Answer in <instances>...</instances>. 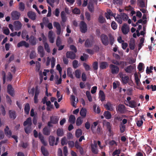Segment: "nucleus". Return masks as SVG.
<instances>
[{
    "label": "nucleus",
    "mask_w": 156,
    "mask_h": 156,
    "mask_svg": "<svg viewBox=\"0 0 156 156\" xmlns=\"http://www.w3.org/2000/svg\"><path fill=\"white\" fill-rule=\"evenodd\" d=\"M11 15L12 19L13 20H19L21 15L20 13L17 11H12L11 12Z\"/></svg>",
    "instance_id": "obj_7"
},
{
    "label": "nucleus",
    "mask_w": 156,
    "mask_h": 156,
    "mask_svg": "<svg viewBox=\"0 0 156 156\" xmlns=\"http://www.w3.org/2000/svg\"><path fill=\"white\" fill-rule=\"evenodd\" d=\"M126 127L125 125L122 124V123H121L120 125V132L121 133H123L124 132L125 130Z\"/></svg>",
    "instance_id": "obj_55"
},
{
    "label": "nucleus",
    "mask_w": 156,
    "mask_h": 156,
    "mask_svg": "<svg viewBox=\"0 0 156 156\" xmlns=\"http://www.w3.org/2000/svg\"><path fill=\"white\" fill-rule=\"evenodd\" d=\"M56 133L58 136H62L64 135V132L62 129L58 128L56 131Z\"/></svg>",
    "instance_id": "obj_37"
},
{
    "label": "nucleus",
    "mask_w": 156,
    "mask_h": 156,
    "mask_svg": "<svg viewBox=\"0 0 156 156\" xmlns=\"http://www.w3.org/2000/svg\"><path fill=\"white\" fill-rule=\"evenodd\" d=\"M61 16L63 22H65L67 20V18L66 16L65 12L64 11H62L61 13Z\"/></svg>",
    "instance_id": "obj_32"
},
{
    "label": "nucleus",
    "mask_w": 156,
    "mask_h": 156,
    "mask_svg": "<svg viewBox=\"0 0 156 156\" xmlns=\"http://www.w3.org/2000/svg\"><path fill=\"white\" fill-rule=\"evenodd\" d=\"M50 128L47 126H45L43 129V133L45 135L48 136L51 133Z\"/></svg>",
    "instance_id": "obj_19"
},
{
    "label": "nucleus",
    "mask_w": 156,
    "mask_h": 156,
    "mask_svg": "<svg viewBox=\"0 0 156 156\" xmlns=\"http://www.w3.org/2000/svg\"><path fill=\"white\" fill-rule=\"evenodd\" d=\"M4 132L5 134L7 136H11L12 135L11 131L9 129L8 126H6L4 129Z\"/></svg>",
    "instance_id": "obj_27"
},
{
    "label": "nucleus",
    "mask_w": 156,
    "mask_h": 156,
    "mask_svg": "<svg viewBox=\"0 0 156 156\" xmlns=\"http://www.w3.org/2000/svg\"><path fill=\"white\" fill-rule=\"evenodd\" d=\"M29 41L32 45H35L36 44V38L33 35L30 36Z\"/></svg>",
    "instance_id": "obj_26"
},
{
    "label": "nucleus",
    "mask_w": 156,
    "mask_h": 156,
    "mask_svg": "<svg viewBox=\"0 0 156 156\" xmlns=\"http://www.w3.org/2000/svg\"><path fill=\"white\" fill-rule=\"evenodd\" d=\"M138 1V4L140 7L141 8H144L145 7V5L144 2L143 0H140V1Z\"/></svg>",
    "instance_id": "obj_62"
},
{
    "label": "nucleus",
    "mask_w": 156,
    "mask_h": 156,
    "mask_svg": "<svg viewBox=\"0 0 156 156\" xmlns=\"http://www.w3.org/2000/svg\"><path fill=\"white\" fill-rule=\"evenodd\" d=\"M32 125V122L31 119L30 117L27 118L26 120L23 123V126H31Z\"/></svg>",
    "instance_id": "obj_25"
},
{
    "label": "nucleus",
    "mask_w": 156,
    "mask_h": 156,
    "mask_svg": "<svg viewBox=\"0 0 156 156\" xmlns=\"http://www.w3.org/2000/svg\"><path fill=\"white\" fill-rule=\"evenodd\" d=\"M120 15L124 21L127 20L129 18L128 16L124 13H121Z\"/></svg>",
    "instance_id": "obj_42"
},
{
    "label": "nucleus",
    "mask_w": 156,
    "mask_h": 156,
    "mask_svg": "<svg viewBox=\"0 0 156 156\" xmlns=\"http://www.w3.org/2000/svg\"><path fill=\"white\" fill-rule=\"evenodd\" d=\"M75 120L76 118L74 115H70L68 120L69 122L73 124L75 123Z\"/></svg>",
    "instance_id": "obj_35"
},
{
    "label": "nucleus",
    "mask_w": 156,
    "mask_h": 156,
    "mask_svg": "<svg viewBox=\"0 0 156 156\" xmlns=\"http://www.w3.org/2000/svg\"><path fill=\"white\" fill-rule=\"evenodd\" d=\"M78 62L77 60H75L72 62V64L73 67L76 69L78 67Z\"/></svg>",
    "instance_id": "obj_56"
},
{
    "label": "nucleus",
    "mask_w": 156,
    "mask_h": 156,
    "mask_svg": "<svg viewBox=\"0 0 156 156\" xmlns=\"http://www.w3.org/2000/svg\"><path fill=\"white\" fill-rule=\"evenodd\" d=\"M100 38L103 44L105 46H107L109 44V39L107 35L102 34L100 36Z\"/></svg>",
    "instance_id": "obj_5"
},
{
    "label": "nucleus",
    "mask_w": 156,
    "mask_h": 156,
    "mask_svg": "<svg viewBox=\"0 0 156 156\" xmlns=\"http://www.w3.org/2000/svg\"><path fill=\"white\" fill-rule=\"evenodd\" d=\"M119 78L121 79L122 83L124 84H125L128 83L129 80V77L126 74L122 73L121 72L119 73Z\"/></svg>",
    "instance_id": "obj_2"
},
{
    "label": "nucleus",
    "mask_w": 156,
    "mask_h": 156,
    "mask_svg": "<svg viewBox=\"0 0 156 156\" xmlns=\"http://www.w3.org/2000/svg\"><path fill=\"white\" fill-rule=\"evenodd\" d=\"M62 44V41L61 38L59 36H58L56 41V45L57 47L59 46Z\"/></svg>",
    "instance_id": "obj_58"
},
{
    "label": "nucleus",
    "mask_w": 156,
    "mask_h": 156,
    "mask_svg": "<svg viewBox=\"0 0 156 156\" xmlns=\"http://www.w3.org/2000/svg\"><path fill=\"white\" fill-rule=\"evenodd\" d=\"M28 34L26 30H23L22 32L21 37L23 39H25V37L27 34Z\"/></svg>",
    "instance_id": "obj_61"
},
{
    "label": "nucleus",
    "mask_w": 156,
    "mask_h": 156,
    "mask_svg": "<svg viewBox=\"0 0 156 156\" xmlns=\"http://www.w3.org/2000/svg\"><path fill=\"white\" fill-rule=\"evenodd\" d=\"M129 46L131 50H134L135 47V41L134 39H131L129 41Z\"/></svg>",
    "instance_id": "obj_22"
},
{
    "label": "nucleus",
    "mask_w": 156,
    "mask_h": 156,
    "mask_svg": "<svg viewBox=\"0 0 156 156\" xmlns=\"http://www.w3.org/2000/svg\"><path fill=\"white\" fill-rule=\"evenodd\" d=\"M129 106L132 108H135L137 107L136 103L134 100L129 101Z\"/></svg>",
    "instance_id": "obj_34"
},
{
    "label": "nucleus",
    "mask_w": 156,
    "mask_h": 156,
    "mask_svg": "<svg viewBox=\"0 0 156 156\" xmlns=\"http://www.w3.org/2000/svg\"><path fill=\"white\" fill-rule=\"evenodd\" d=\"M99 98L100 100L103 102L105 100V96L104 92L101 90L99 92Z\"/></svg>",
    "instance_id": "obj_28"
},
{
    "label": "nucleus",
    "mask_w": 156,
    "mask_h": 156,
    "mask_svg": "<svg viewBox=\"0 0 156 156\" xmlns=\"http://www.w3.org/2000/svg\"><path fill=\"white\" fill-rule=\"evenodd\" d=\"M17 46L19 48L22 46H24L26 48H28L29 46V44L25 41H23L18 43L17 44Z\"/></svg>",
    "instance_id": "obj_24"
},
{
    "label": "nucleus",
    "mask_w": 156,
    "mask_h": 156,
    "mask_svg": "<svg viewBox=\"0 0 156 156\" xmlns=\"http://www.w3.org/2000/svg\"><path fill=\"white\" fill-rule=\"evenodd\" d=\"M82 132L81 129H77L75 132L76 136L77 138L80 137L82 135Z\"/></svg>",
    "instance_id": "obj_41"
},
{
    "label": "nucleus",
    "mask_w": 156,
    "mask_h": 156,
    "mask_svg": "<svg viewBox=\"0 0 156 156\" xmlns=\"http://www.w3.org/2000/svg\"><path fill=\"white\" fill-rule=\"evenodd\" d=\"M59 118L57 116H52L50 117V120L48 122V126L49 127H52L53 126L52 124H56L58 123Z\"/></svg>",
    "instance_id": "obj_1"
},
{
    "label": "nucleus",
    "mask_w": 156,
    "mask_h": 156,
    "mask_svg": "<svg viewBox=\"0 0 156 156\" xmlns=\"http://www.w3.org/2000/svg\"><path fill=\"white\" fill-rule=\"evenodd\" d=\"M127 65V62L126 61H120L119 66H120V67L122 69L124 68L125 66Z\"/></svg>",
    "instance_id": "obj_48"
},
{
    "label": "nucleus",
    "mask_w": 156,
    "mask_h": 156,
    "mask_svg": "<svg viewBox=\"0 0 156 156\" xmlns=\"http://www.w3.org/2000/svg\"><path fill=\"white\" fill-rule=\"evenodd\" d=\"M24 110L25 113L28 115L29 113L30 110V106L29 104L27 103L25 105Z\"/></svg>",
    "instance_id": "obj_36"
},
{
    "label": "nucleus",
    "mask_w": 156,
    "mask_h": 156,
    "mask_svg": "<svg viewBox=\"0 0 156 156\" xmlns=\"http://www.w3.org/2000/svg\"><path fill=\"white\" fill-rule=\"evenodd\" d=\"M94 144H91V150L93 154H97L98 153V150L97 149V147H98L97 144L95 141L94 142Z\"/></svg>",
    "instance_id": "obj_14"
},
{
    "label": "nucleus",
    "mask_w": 156,
    "mask_h": 156,
    "mask_svg": "<svg viewBox=\"0 0 156 156\" xmlns=\"http://www.w3.org/2000/svg\"><path fill=\"white\" fill-rule=\"evenodd\" d=\"M31 126H27L24 128L25 132L27 134H29L31 132Z\"/></svg>",
    "instance_id": "obj_46"
},
{
    "label": "nucleus",
    "mask_w": 156,
    "mask_h": 156,
    "mask_svg": "<svg viewBox=\"0 0 156 156\" xmlns=\"http://www.w3.org/2000/svg\"><path fill=\"white\" fill-rule=\"evenodd\" d=\"M24 4L22 2H20L19 3V9L21 11H24L25 9Z\"/></svg>",
    "instance_id": "obj_54"
},
{
    "label": "nucleus",
    "mask_w": 156,
    "mask_h": 156,
    "mask_svg": "<svg viewBox=\"0 0 156 156\" xmlns=\"http://www.w3.org/2000/svg\"><path fill=\"white\" fill-rule=\"evenodd\" d=\"M103 124L106 126L107 129L109 132V133L110 134H112L113 133V132L111 130L112 125L111 124V123L109 122L104 120L103 122Z\"/></svg>",
    "instance_id": "obj_9"
},
{
    "label": "nucleus",
    "mask_w": 156,
    "mask_h": 156,
    "mask_svg": "<svg viewBox=\"0 0 156 156\" xmlns=\"http://www.w3.org/2000/svg\"><path fill=\"white\" fill-rule=\"evenodd\" d=\"M121 30L122 33L126 35L129 32V28L127 24L124 23L122 27Z\"/></svg>",
    "instance_id": "obj_10"
},
{
    "label": "nucleus",
    "mask_w": 156,
    "mask_h": 156,
    "mask_svg": "<svg viewBox=\"0 0 156 156\" xmlns=\"http://www.w3.org/2000/svg\"><path fill=\"white\" fill-rule=\"evenodd\" d=\"M108 65L107 62H101L100 63L99 67L101 69H105L108 66Z\"/></svg>",
    "instance_id": "obj_29"
},
{
    "label": "nucleus",
    "mask_w": 156,
    "mask_h": 156,
    "mask_svg": "<svg viewBox=\"0 0 156 156\" xmlns=\"http://www.w3.org/2000/svg\"><path fill=\"white\" fill-rule=\"evenodd\" d=\"M98 20L99 22L101 23H104L106 21L105 18L101 15L99 16Z\"/></svg>",
    "instance_id": "obj_49"
},
{
    "label": "nucleus",
    "mask_w": 156,
    "mask_h": 156,
    "mask_svg": "<svg viewBox=\"0 0 156 156\" xmlns=\"http://www.w3.org/2000/svg\"><path fill=\"white\" fill-rule=\"evenodd\" d=\"M83 120L80 117H78L76 120V124L77 126H80L83 122Z\"/></svg>",
    "instance_id": "obj_45"
},
{
    "label": "nucleus",
    "mask_w": 156,
    "mask_h": 156,
    "mask_svg": "<svg viewBox=\"0 0 156 156\" xmlns=\"http://www.w3.org/2000/svg\"><path fill=\"white\" fill-rule=\"evenodd\" d=\"M92 45V41L89 39H87L85 41L84 45L86 48L91 47Z\"/></svg>",
    "instance_id": "obj_30"
},
{
    "label": "nucleus",
    "mask_w": 156,
    "mask_h": 156,
    "mask_svg": "<svg viewBox=\"0 0 156 156\" xmlns=\"http://www.w3.org/2000/svg\"><path fill=\"white\" fill-rule=\"evenodd\" d=\"M41 150L44 156H48L49 155L48 152L45 147L42 146L41 147Z\"/></svg>",
    "instance_id": "obj_33"
},
{
    "label": "nucleus",
    "mask_w": 156,
    "mask_h": 156,
    "mask_svg": "<svg viewBox=\"0 0 156 156\" xmlns=\"http://www.w3.org/2000/svg\"><path fill=\"white\" fill-rule=\"evenodd\" d=\"M92 65L94 70H96L98 69V63L97 62L95 61L94 62Z\"/></svg>",
    "instance_id": "obj_60"
},
{
    "label": "nucleus",
    "mask_w": 156,
    "mask_h": 156,
    "mask_svg": "<svg viewBox=\"0 0 156 156\" xmlns=\"http://www.w3.org/2000/svg\"><path fill=\"white\" fill-rule=\"evenodd\" d=\"M53 32L52 30L49 31L48 34V37L49 42L51 43H53L54 42V37H53Z\"/></svg>",
    "instance_id": "obj_21"
},
{
    "label": "nucleus",
    "mask_w": 156,
    "mask_h": 156,
    "mask_svg": "<svg viewBox=\"0 0 156 156\" xmlns=\"http://www.w3.org/2000/svg\"><path fill=\"white\" fill-rule=\"evenodd\" d=\"M135 68V66L130 65L125 68L124 70L126 73H131Z\"/></svg>",
    "instance_id": "obj_23"
},
{
    "label": "nucleus",
    "mask_w": 156,
    "mask_h": 156,
    "mask_svg": "<svg viewBox=\"0 0 156 156\" xmlns=\"http://www.w3.org/2000/svg\"><path fill=\"white\" fill-rule=\"evenodd\" d=\"M121 150L120 149H116L112 153V156H115V155H119L121 153Z\"/></svg>",
    "instance_id": "obj_59"
},
{
    "label": "nucleus",
    "mask_w": 156,
    "mask_h": 156,
    "mask_svg": "<svg viewBox=\"0 0 156 156\" xmlns=\"http://www.w3.org/2000/svg\"><path fill=\"white\" fill-rule=\"evenodd\" d=\"M105 117L107 119H110L112 118V115L111 113L108 111H105L103 114Z\"/></svg>",
    "instance_id": "obj_31"
},
{
    "label": "nucleus",
    "mask_w": 156,
    "mask_h": 156,
    "mask_svg": "<svg viewBox=\"0 0 156 156\" xmlns=\"http://www.w3.org/2000/svg\"><path fill=\"white\" fill-rule=\"evenodd\" d=\"M117 109L118 111L121 113H124L126 111L125 106L121 104H120L118 106Z\"/></svg>",
    "instance_id": "obj_13"
},
{
    "label": "nucleus",
    "mask_w": 156,
    "mask_h": 156,
    "mask_svg": "<svg viewBox=\"0 0 156 156\" xmlns=\"http://www.w3.org/2000/svg\"><path fill=\"white\" fill-rule=\"evenodd\" d=\"M13 24L15 30L16 31L20 30L21 29L22 26L21 23L19 21H15Z\"/></svg>",
    "instance_id": "obj_11"
},
{
    "label": "nucleus",
    "mask_w": 156,
    "mask_h": 156,
    "mask_svg": "<svg viewBox=\"0 0 156 156\" xmlns=\"http://www.w3.org/2000/svg\"><path fill=\"white\" fill-rule=\"evenodd\" d=\"M44 45L45 51L48 53H50V49L48 44V43H45L44 44Z\"/></svg>",
    "instance_id": "obj_47"
},
{
    "label": "nucleus",
    "mask_w": 156,
    "mask_h": 156,
    "mask_svg": "<svg viewBox=\"0 0 156 156\" xmlns=\"http://www.w3.org/2000/svg\"><path fill=\"white\" fill-rule=\"evenodd\" d=\"M7 92L11 96L13 97L14 95V89L11 85L9 84L7 86Z\"/></svg>",
    "instance_id": "obj_12"
},
{
    "label": "nucleus",
    "mask_w": 156,
    "mask_h": 156,
    "mask_svg": "<svg viewBox=\"0 0 156 156\" xmlns=\"http://www.w3.org/2000/svg\"><path fill=\"white\" fill-rule=\"evenodd\" d=\"M109 42L111 45H112L114 43V37L111 34L109 35Z\"/></svg>",
    "instance_id": "obj_50"
},
{
    "label": "nucleus",
    "mask_w": 156,
    "mask_h": 156,
    "mask_svg": "<svg viewBox=\"0 0 156 156\" xmlns=\"http://www.w3.org/2000/svg\"><path fill=\"white\" fill-rule=\"evenodd\" d=\"M0 109L2 115L4 116L6 114V112L5 108L3 105H1Z\"/></svg>",
    "instance_id": "obj_53"
},
{
    "label": "nucleus",
    "mask_w": 156,
    "mask_h": 156,
    "mask_svg": "<svg viewBox=\"0 0 156 156\" xmlns=\"http://www.w3.org/2000/svg\"><path fill=\"white\" fill-rule=\"evenodd\" d=\"M88 8L89 11L92 12L94 11V8L93 4L91 3H89L87 6Z\"/></svg>",
    "instance_id": "obj_43"
},
{
    "label": "nucleus",
    "mask_w": 156,
    "mask_h": 156,
    "mask_svg": "<svg viewBox=\"0 0 156 156\" xmlns=\"http://www.w3.org/2000/svg\"><path fill=\"white\" fill-rule=\"evenodd\" d=\"M54 27H55L56 29V33L58 35H59L61 32V26L60 23L57 22H54L53 23Z\"/></svg>",
    "instance_id": "obj_8"
},
{
    "label": "nucleus",
    "mask_w": 156,
    "mask_h": 156,
    "mask_svg": "<svg viewBox=\"0 0 156 156\" xmlns=\"http://www.w3.org/2000/svg\"><path fill=\"white\" fill-rule=\"evenodd\" d=\"M115 18L119 23L121 24L122 23V19L120 15H118Z\"/></svg>",
    "instance_id": "obj_44"
},
{
    "label": "nucleus",
    "mask_w": 156,
    "mask_h": 156,
    "mask_svg": "<svg viewBox=\"0 0 156 156\" xmlns=\"http://www.w3.org/2000/svg\"><path fill=\"white\" fill-rule=\"evenodd\" d=\"M9 118L13 120L15 119L16 117V112L13 110H9Z\"/></svg>",
    "instance_id": "obj_18"
},
{
    "label": "nucleus",
    "mask_w": 156,
    "mask_h": 156,
    "mask_svg": "<svg viewBox=\"0 0 156 156\" xmlns=\"http://www.w3.org/2000/svg\"><path fill=\"white\" fill-rule=\"evenodd\" d=\"M6 102L10 105H11L12 101L10 97L8 95H6Z\"/></svg>",
    "instance_id": "obj_57"
},
{
    "label": "nucleus",
    "mask_w": 156,
    "mask_h": 156,
    "mask_svg": "<svg viewBox=\"0 0 156 156\" xmlns=\"http://www.w3.org/2000/svg\"><path fill=\"white\" fill-rule=\"evenodd\" d=\"M87 113V110L85 108H82L80 111V115L83 118L86 116Z\"/></svg>",
    "instance_id": "obj_40"
},
{
    "label": "nucleus",
    "mask_w": 156,
    "mask_h": 156,
    "mask_svg": "<svg viewBox=\"0 0 156 156\" xmlns=\"http://www.w3.org/2000/svg\"><path fill=\"white\" fill-rule=\"evenodd\" d=\"M67 76L71 78L72 79L74 78L73 76L72 73V69L71 68H68L67 69Z\"/></svg>",
    "instance_id": "obj_38"
},
{
    "label": "nucleus",
    "mask_w": 156,
    "mask_h": 156,
    "mask_svg": "<svg viewBox=\"0 0 156 156\" xmlns=\"http://www.w3.org/2000/svg\"><path fill=\"white\" fill-rule=\"evenodd\" d=\"M74 74L76 77L77 79L80 78L81 75V72L80 69H77L75 71Z\"/></svg>",
    "instance_id": "obj_39"
},
{
    "label": "nucleus",
    "mask_w": 156,
    "mask_h": 156,
    "mask_svg": "<svg viewBox=\"0 0 156 156\" xmlns=\"http://www.w3.org/2000/svg\"><path fill=\"white\" fill-rule=\"evenodd\" d=\"M80 31L82 33H85L87 30V27L86 23L83 21H81L79 25Z\"/></svg>",
    "instance_id": "obj_4"
},
{
    "label": "nucleus",
    "mask_w": 156,
    "mask_h": 156,
    "mask_svg": "<svg viewBox=\"0 0 156 156\" xmlns=\"http://www.w3.org/2000/svg\"><path fill=\"white\" fill-rule=\"evenodd\" d=\"M104 106L105 108L108 110L111 111L113 109V105L110 101H108L106 104L104 105Z\"/></svg>",
    "instance_id": "obj_15"
},
{
    "label": "nucleus",
    "mask_w": 156,
    "mask_h": 156,
    "mask_svg": "<svg viewBox=\"0 0 156 156\" xmlns=\"http://www.w3.org/2000/svg\"><path fill=\"white\" fill-rule=\"evenodd\" d=\"M75 53L72 51H68L66 54V56L67 58L74 59L76 58V54Z\"/></svg>",
    "instance_id": "obj_17"
},
{
    "label": "nucleus",
    "mask_w": 156,
    "mask_h": 156,
    "mask_svg": "<svg viewBox=\"0 0 156 156\" xmlns=\"http://www.w3.org/2000/svg\"><path fill=\"white\" fill-rule=\"evenodd\" d=\"M27 15L28 17L33 20L36 19V14L35 12L32 11H29L27 12Z\"/></svg>",
    "instance_id": "obj_20"
},
{
    "label": "nucleus",
    "mask_w": 156,
    "mask_h": 156,
    "mask_svg": "<svg viewBox=\"0 0 156 156\" xmlns=\"http://www.w3.org/2000/svg\"><path fill=\"white\" fill-rule=\"evenodd\" d=\"M109 67L112 74H116L119 73V69L118 66L113 64H111L109 65Z\"/></svg>",
    "instance_id": "obj_6"
},
{
    "label": "nucleus",
    "mask_w": 156,
    "mask_h": 156,
    "mask_svg": "<svg viewBox=\"0 0 156 156\" xmlns=\"http://www.w3.org/2000/svg\"><path fill=\"white\" fill-rule=\"evenodd\" d=\"M37 51L38 53L41 58L43 57L45 55V51L43 47L41 45H39L37 47Z\"/></svg>",
    "instance_id": "obj_16"
},
{
    "label": "nucleus",
    "mask_w": 156,
    "mask_h": 156,
    "mask_svg": "<svg viewBox=\"0 0 156 156\" xmlns=\"http://www.w3.org/2000/svg\"><path fill=\"white\" fill-rule=\"evenodd\" d=\"M135 80L136 83V84L138 86H139L140 83V80L139 79L138 76L137 74H135Z\"/></svg>",
    "instance_id": "obj_51"
},
{
    "label": "nucleus",
    "mask_w": 156,
    "mask_h": 156,
    "mask_svg": "<svg viewBox=\"0 0 156 156\" xmlns=\"http://www.w3.org/2000/svg\"><path fill=\"white\" fill-rule=\"evenodd\" d=\"M111 26L112 28L115 30L117 29V25L115 21H113L111 23Z\"/></svg>",
    "instance_id": "obj_63"
},
{
    "label": "nucleus",
    "mask_w": 156,
    "mask_h": 156,
    "mask_svg": "<svg viewBox=\"0 0 156 156\" xmlns=\"http://www.w3.org/2000/svg\"><path fill=\"white\" fill-rule=\"evenodd\" d=\"M47 2L51 6H52V4L51 3H54L55 2H57L58 4L60 1V0H51L50 1L49 0H46Z\"/></svg>",
    "instance_id": "obj_52"
},
{
    "label": "nucleus",
    "mask_w": 156,
    "mask_h": 156,
    "mask_svg": "<svg viewBox=\"0 0 156 156\" xmlns=\"http://www.w3.org/2000/svg\"><path fill=\"white\" fill-rule=\"evenodd\" d=\"M83 66L86 71H87L90 69V66L86 63H83Z\"/></svg>",
    "instance_id": "obj_64"
},
{
    "label": "nucleus",
    "mask_w": 156,
    "mask_h": 156,
    "mask_svg": "<svg viewBox=\"0 0 156 156\" xmlns=\"http://www.w3.org/2000/svg\"><path fill=\"white\" fill-rule=\"evenodd\" d=\"M55 137L52 136H50L49 137V144L50 146H53L54 145H57L59 140V138L57 137L56 138V141L55 142Z\"/></svg>",
    "instance_id": "obj_3"
}]
</instances>
